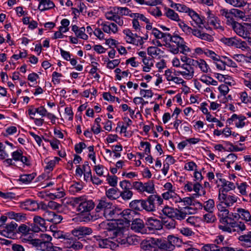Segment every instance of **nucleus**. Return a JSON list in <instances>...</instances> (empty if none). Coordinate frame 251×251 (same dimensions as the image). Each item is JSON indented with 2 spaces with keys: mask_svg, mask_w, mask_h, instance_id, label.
I'll return each instance as SVG.
<instances>
[{
  "mask_svg": "<svg viewBox=\"0 0 251 251\" xmlns=\"http://www.w3.org/2000/svg\"><path fill=\"white\" fill-rule=\"evenodd\" d=\"M196 213V210L190 206H185L179 209H176L174 218L181 221L187 217L188 215Z\"/></svg>",
  "mask_w": 251,
  "mask_h": 251,
  "instance_id": "nucleus-11",
  "label": "nucleus"
},
{
  "mask_svg": "<svg viewBox=\"0 0 251 251\" xmlns=\"http://www.w3.org/2000/svg\"><path fill=\"white\" fill-rule=\"evenodd\" d=\"M105 194L107 198L111 200H115L118 198L117 191L113 188L106 190Z\"/></svg>",
  "mask_w": 251,
  "mask_h": 251,
  "instance_id": "nucleus-53",
  "label": "nucleus"
},
{
  "mask_svg": "<svg viewBox=\"0 0 251 251\" xmlns=\"http://www.w3.org/2000/svg\"><path fill=\"white\" fill-rule=\"evenodd\" d=\"M119 211L120 213H118L117 220L123 217L126 222L129 223L130 222H132V221L135 219L134 217L135 215V212L134 210L127 209L122 211L121 209L119 208Z\"/></svg>",
  "mask_w": 251,
  "mask_h": 251,
  "instance_id": "nucleus-21",
  "label": "nucleus"
},
{
  "mask_svg": "<svg viewBox=\"0 0 251 251\" xmlns=\"http://www.w3.org/2000/svg\"><path fill=\"white\" fill-rule=\"evenodd\" d=\"M17 224L13 222L6 224L0 231V234L7 238H12L15 233Z\"/></svg>",
  "mask_w": 251,
  "mask_h": 251,
  "instance_id": "nucleus-16",
  "label": "nucleus"
},
{
  "mask_svg": "<svg viewBox=\"0 0 251 251\" xmlns=\"http://www.w3.org/2000/svg\"><path fill=\"white\" fill-rule=\"evenodd\" d=\"M203 251H233L231 248L223 247L220 248L215 244H206L202 248Z\"/></svg>",
  "mask_w": 251,
  "mask_h": 251,
  "instance_id": "nucleus-30",
  "label": "nucleus"
},
{
  "mask_svg": "<svg viewBox=\"0 0 251 251\" xmlns=\"http://www.w3.org/2000/svg\"><path fill=\"white\" fill-rule=\"evenodd\" d=\"M64 247L74 250H80L83 248L82 244L77 240L74 238H64L62 241Z\"/></svg>",
  "mask_w": 251,
  "mask_h": 251,
  "instance_id": "nucleus-15",
  "label": "nucleus"
},
{
  "mask_svg": "<svg viewBox=\"0 0 251 251\" xmlns=\"http://www.w3.org/2000/svg\"><path fill=\"white\" fill-rule=\"evenodd\" d=\"M203 219L205 222L208 223H214L216 220V218L212 213V212H208L203 215Z\"/></svg>",
  "mask_w": 251,
  "mask_h": 251,
  "instance_id": "nucleus-56",
  "label": "nucleus"
},
{
  "mask_svg": "<svg viewBox=\"0 0 251 251\" xmlns=\"http://www.w3.org/2000/svg\"><path fill=\"white\" fill-rule=\"evenodd\" d=\"M144 228V222L141 219L135 218L132 221L131 225V228L133 230L137 232H142Z\"/></svg>",
  "mask_w": 251,
  "mask_h": 251,
  "instance_id": "nucleus-35",
  "label": "nucleus"
},
{
  "mask_svg": "<svg viewBox=\"0 0 251 251\" xmlns=\"http://www.w3.org/2000/svg\"><path fill=\"white\" fill-rule=\"evenodd\" d=\"M133 188L140 193L152 194L155 190L153 181L150 180L145 183L141 181H134L132 183Z\"/></svg>",
  "mask_w": 251,
  "mask_h": 251,
  "instance_id": "nucleus-8",
  "label": "nucleus"
},
{
  "mask_svg": "<svg viewBox=\"0 0 251 251\" xmlns=\"http://www.w3.org/2000/svg\"><path fill=\"white\" fill-rule=\"evenodd\" d=\"M130 207L136 210H140L142 208L141 204V200H134L130 202L129 204Z\"/></svg>",
  "mask_w": 251,
  "mask_h": 251,
  "instance_id": "nucleus-57",
  "label": "nucleus"
},
{
  "mask_svg": "<svg viewBox=\"0 0 251 251\" xmlns=\"http://www.w3.org/2000/svg\"><path fill=\"white\" fill-rule=\"evenodd\" d=\"M180 232L185 236L189 237L194 235L192 230L188 227H182L179 229Z\"/></svg>",
  "mask_w": 251,
  "mask_h": 251,
  "instance_id": "nucleus-62",
  "label": "nucleus"
},
{
  "mask_svg": "<svg viewBox=\"0 0 251 251\" xmlns=\"http://www.w3.org/2000/svg\"><path fill=\"white\" fill-rule=\"evenodd\" d=\"M220 181L221 182V186L223 188V191L226 192L234 190L236 188V184L231 181L221 178L220 179Z\"/></svg>",
  "mask_w": 251,
  "mask_h": 251,
  "instance_id": "nucleus-38",
  "label": "nucleus"
},
{
  "mask_svg": "<svg viewBox=\"0 0 251 251\" xmlns=\"http://www.w3.org/2000/svg\"><path fill=\"white\" fill-rule=\"evenodd\" d=\"M128 233L126 228L119 227L114 231L115 236L113 238V241L116 243V247L120 245L128 246L133 244V237L128 236Z\"/></svg>",
  "mask_w": 251,
  "mask_h": 251,
  "instance_id": "nucleus-6",
  "label": "nucleus"
},
{
  "mask_svg": "<svg viewBox=\"0 0 251 251\" xmlns=\"http://www.w3.org/2000/svg\"><path fill=\"white\" fill-rule=\"evenodd\" d=\"M220 13L222 16L226 19L227 25L231 26L236 22L233 17V9L230 10L222 9L220 10Z\"/></svg>",
  "mask_w": 251,
  "mask_h": 251,
  "instance_id": "nucleus-22",
  "label": "nucleus"
},
{
  "mask_svg": "<svg viewBox=\"0 0 251 251\" xmlns=\"http://www.w3.org/2000/svg\"><path fill=\"white\" fill-rule=\"evenodd\" d=\"M196 62L197 63L194 66H198L203 72L208 73V70H209V67L204 60L201 59L199 61L196 60Z\"/></svg>",
  "mask_w": 251,
  "mask_h": 251,
  "instance_id": "nucleus-50",
  "label": "nucleus"
},
{
  "mask_svg": "<svg viewBox=\"0 0 251 251\" xmlns=\"http://www.w3.org/2000/svg\"><path fill=\"white\" fill-rule=\"evenodd\" d=\"M166 47L170 52L174 54H176L180 52L186 55L191 51L190 48L186 46L184 39L177 34H174L173 35L172 42L167 43Z\"/></svg>",
  "mask_w": 251,
  "mask_h": 251,
  "instance_id": "nucleus-2",
  "label": "nucleus"
},
{
  "mask_svg": "<svg viewBox=\"0 0 251 251\" xmlns=\"http://www.w3.org/2000/svg\"><path fill=\"white\" fill-rule=\"evenodd\" d=\"M93 239L94 242L97 244L100 248H110L113 250L116 247V243L108 239H102L98 235L93 236Z\"/></svg>",
  "mask_w": 251,
  "mask_h": 251,
  "instance_id": "nucleus-12",
  "label": "nucleus"
},
{
  "mask_svg": "<svg viewBox=\"0 0 251 251\" xmlns=\"http://www.w3.org/2000/svg\"><path fill=\"white\" fill-rule=\"evenodd\" d=\"M248 0H225V1L234 7H241L246 5Z\"/></svg>",
  "mask_w": 251,
  "mask_h": 251,
  "instance_id": "nucleus-46",
  "label": "nucleus"
},
{
  "mask_svg": "<svg viewBox=\"0 0 251 251\" xmlns=\"http://www.w3.org/2000/svg\"><path fill=\"white\" fill-rule=\"evenodd\" d=\"M55 7V4L50 0H45L39 4L38 8L41 11L50 9Z\"/></svg>",
  "mask_w": 251,
  "mask_h": 251,
  "instance_id": "nucleus-42",
  "label": "nucleus"
},
{
  "mask_svg": "<svg viewBox=\"0 0 251 251\" xmlns=\"http://www.w3.org/2000/svg\"><path fill=\"white\" fill-rule=\"evenodd\" d=\"M83 187V185L80 183L76 182L71 185L70 187V191L75 193L78 192L81 190Z\"/></svg>",
  "mask_w": 251,
  "mask_h": 251,
  "instance_id": "nucleus-61",
  "label": "nucleus"
},
{
  "mask_svg": "<svg viewBox=\"0 0 251 251\" xmlns=\"http://www.w3.org/2000/svg\"><path fill=\"white\" fill-rule=\"evenodd\" d=\"M170 6L179 12L186 13L188 15H189L190 12L192 10V9H190L184 4L176 3L172 1H171Z\"/></svg>",
  "mask_w": 251,
  "mask_h": 251,
  "instance_id": "nucleus-36",
  "label": "nucleus"
},
{
  "mask_svg": "<svg viewBox=\"0 0 251 251\" xmlns=\"http://www.w3.org/2000/svg\"><path fill=\"white\" fill-rule=\"evenodd\" d=\"M195 198L196 197L193 195L191 197H185L183 199L179 196L180 201H175V203H179L182 206H189L192 204L193 199Z\"/></svg>",
  "mask_w": 251,
  "mask_h": 251,
  "instance_id": "nucleus-43",
  "label": "nucleus"
},
{
  "mask_svg": "<svg viewBox=\"0 0 251 251\" xmlns=\"http://www.w3.org/2000/svg\"><path fill=\"white\" fill-rule=\"evenodd\" d=\"M93 232L91 228L87 226H79L72 230V234L78 239L82 238L86 235H90Z\"/></svg>",
  "mask_w": 251,
  "mask_h": 251,
  "instance_id": "nucleus-14",
  "label": "nucleus"
},
{
  "mask_svg": "<svg viewBox=\"0 0 251 251\" xmlns=\"http://www.w3.org/2000/svg\"><path fill=\"white\" fill-rule=\"evenodd\" d=\"M167 240L169 245L165 243H162L160 245L161 249L164 250L173 249L178 242V239L173 235H169L167 237Z\"/></svg>",
  "mask_w": 251,
  "mask_h": 251,
  "instance_id": "nucleus-25",
  "label": "nucleus"
},
{
  "mask_svg": "<svg viewBox=\"0 0 251 251\" xmlns=\"http://www.w3.org/2000/svg\"><path fill=\"white\" fill-rule=\"evenodd\" d=\"M181 60L186 63L185 65H194L197 63L196 62V60H194L193 59H191L190 58L188 57L186 55H183L181 56Z\"/></svg>",
  "mask_w": 251,
  "mask_h": 251,
  "instance_id": "nucleus-64",
  "label": "nucleus"
},
{
  "mask_svg": "<svg viewBox=\"0 0 251 251\" xmlns=\"http://www.w3.org/2000/svg\"><path fill=\"white\" fill-rule=\"evenodd\" d=\"M162 198L165 200L171 201L174 202L180 201L179 196L176 193V187L171 182H166L163 185Z\"/></svg>",
  "mask_w": 251,
  "mask_h": 251,
  "instance_id": "nucleus-7",
  "label": "nucleus"
},
{
  "mask_svg": "<svg viewBox=\"0 0 251 251\" xmlns=\"http://www.w3.org/2000/svg\"><path fill=\"white\" fill-rule=\"evenodd\" d=\"M218 199L221 203H224L227 207H230L237 201L238 198L234 195H227L220 191Z\"/></svg>",
  "mask_w": 251,
  "mask_h": 251,
  "instance_id": "nucleus-13",
  "label": "nucleus"
},
{
  "mask_svg": "<svg viewBox=\"0 0 251 251\" xmlns=\"http://www.w3.org/2000/svg\"><path fill=\"white\" fill-rule=\"evenodd\" d=\"M231 27L237 35L244 39H247L250 34L247 28L238 22H236Z\"/></svg>",
  "mask_w": 251,
  "mask_h": 251,
  "instance_id": "nucleus-19",
  "label": "nucleus"
},
{
  "mask_svg": "<svg viewBox=\"0 0 251 251\" xmlns=\"http://www.w3.org/2000/svg\"><path fill=\"white\" fill-rule=\"evenodd\" d=\"M160 51V49L156 47H150L148 48V53L149 55L153 57L157 56Z\"/></svg>",
  "mask_w": 251,
  "mask_h": 251,
  "instance_id": "nucleus-60",
  "label": "nucleus"
},
{
  "mask_svg": "<svg viewBox=\"0 0 251 251\" xmlns=\"http://www.w3.org/2000/svg\"><path fill=\"white\" fill-rule=\"evenodd\" d=\"M124 34L126 35L125 39L127 43L133 44L136 46L142 45L144 43L143 38L134 34L129 29L123 30Z\"/></svg>",
  "mask_w": 251,
  "mask_h": 251,
  "instance_id": "nucleus-10",
  "label": "nucleus"
},
{
  "mask_svg": "<svg viewBox=\"0 0 251 251\" xmlns=\"http://www.w3.org/2000/svg\"><path fill=\"white\" fill-rule=\"evenodd\" d=\"M165 15L169 19L175 21H179V17L178 14L174 11V10L170 9L169 8H165Z\"/></svg>",
  "mask_w": 251,
  "mask_h": 251,
  "instance_id": "nucleus-44",
  "label": "nucleus"
},
{
  "mask_svg": "<svg viewBox=\"0 0 251 251\" xmlns=\"http://www.w3.org/2000/svg\"><path fill=\"white\" fill-rule=\"evenodd\" d=\"M110 220H107L100 223L99 225V228L102 229H106L109 231L115 230L116 225L115 223L110 221Z\"/></svg>",
  "mask_w": 251,
  "mask_h": 251,
  "instance_id": "nucleus-40",
  "label": "nucleus"
},
{
  "mask_svg": "<svg viewBox=\"0 0 251 251\" xmlns=\"http://www.w3.org/2000/svg\"><path fill=\"white\" fill-rule=\"evenodd\" d=\"M204 54L212 58L215 62L220 58V56L216 54L215 52L208 49L204 50Z\"/></svg>",
  "mask_w": 251,
  "mask_h": 251,
  "instance_id": "nucleus-55",
  "label": "nucleus"
},
{
  "mask_svg": "<svg viewBox=\"0 0 251 251\" xmlns=\"http://www.w3.org/2000/svg\"><path fill=\"white\" fill-rule=\"evenodd\" d=\"M236 211L239 217L246 222L251 221V215L250 212L245 209L238 208Z\"/></svg>",
  "mask_w": 251,
  "mask_h": 251,
  "instance_id": "nucleus-39",
  "label": "nucleus"
},
{
  "mask_svg": "<svg viewBox=\"0 0 251 251\" xmlns=\"http://www.w3.org/2000/svg\"><path fill=\"white\" fill-rule=\"evenodd\" d=\"M196 204L198 205L199 208H204V209L207 212H213L214 208L215 203L213 200L209 199L205 201L203 204L200 202H197Z\"/></svg>",
  "mask_w": 251,
  "mask_h": 251,
  "instance_id": "nucleus-37",
  "label": "nucleus"
},
{
  "mask_svg": "<svg viewBox=\"0 0 251 251\" xmlns=\"http://www.w3.org/2000/svg\"><path fill=\"white\" fill-rule=\"evenodd\" d=\"M35 175L33 173L30 174L23 175L20 176V181L24 183H29L35 177Z\"/></svg>",
  "mask_w": 251,
  "mask_h": 251,
  "instance_id": "nucleus-49",
  "label": "nucleus"
},
{
  "mask_svg": "<svg viewBox=\"0 0 251 251\" xmlns=\"http://www.w3.org/2000/svg\"><path fill=\"white\" fill-rule=\"evenodd\" d=\"M7 216L11 219H14L16 221H24L25 220V215L22 213H15L13 211H9L6 213Z\"/></svg>",
  "mask_w": 251,
  "mask_h": 251,
  "instance_id": "nucleus-41",
  "label": "nucleus"
},
{
  "mask_svg": "<svg viewBox=\"0 0 251 251\" xmlns=\"http://www.w3.org/2000/svg\"><path fill=\"white\" fill-rule=\"evenodd\" d=\"M182 68L184 69V71L175 72L176 75H181L183 76L193 77L194 70L191 65H183Z\"/></svg>",
  "mask_w": 251,
  "mask_h": 251,
  "instance_id": "nucleus-31",
  "label": "nucleus"
},
{
  "mask_svg": "<svg viewBox=\"0 0 251 251\" xmlns=\"http://www.w3.org/2000/svg\"><path fill=\"white\" fill-rule=\"evenodd\" d=\"M246 118L245 116L242 115H237L235 114H233L230 119L231 120L235 126L238 128H242L245 125V120Z\"/></svg>",
  "mask_w": 251,
  "mask_h": 251,
  "instance_id": "nucleus-29",
  "label": "nucleus"
},
{
  "mask_svg": "<svg viewBox=\"0 0 251 251\" xmlns=\"http://www.w3.org/2000/svg\"><path fill=\"white\" fill-rule=\"evenodd\" d=\"M146 224L151 230H159L162 227L161 222L153 217L147 218Z\"/></svg>",
  "mask_w": 251,
  "mask_h": 251,
  "instance_id": "nucleus-24",
  "label": "nucleus"
},
{
  "mask_svg": "<svg viewBox=\"0 0 251 251\" xmlns=\"http://www.w3.org/2000/svg\"><path fill=\"white\" fill-rule=\"evenodd\" d=\"M247 186L248 185L246 182H242L240 184H236V187H237V189L239 190L240 194L243 196L247 195V192L246 191Z\"/></svg>",
  "mask_w": 251,
  "mask_h": 251,
  "instance_id": "nucleus-54",
  "label": "nucleus"
},
{
  "mask_svg": "<svg viewBox=\"0 0 251 251\" xmlns=\"http://www.w3.org/2000/svg\"><path fill=\"white\" fill-rule=\"evenodd\" d=\"M127 16H128L132 18V24L133 28L136 31L140 30L141 29V26L139 22V20L136 19V15H134V13H132L131 11L129 10L128 15H127Z\"/></svg>",
  "mask_w": 251,
  "mask_h": 251,
  "instance_id": "nucleus-45",
  "label": "nucleus"
},
{
  "mask_svg": "<svg viewBox=\"0 0 251 251\" xmlns=\"http://www.w3.org/2000/svg\"><path fill=\"white\" fill-rule=\"evenodd\" d=\"M234 43L233 46L242 50H245L248 48L246 42L240 39H237L235 38Z\"/></svg>",
  "mask_w": 251,
  "mask_h": 251,
  "instance_id": "nucleus-52",
  "label": "nucleus"
},
{
  "mask_svg": "<svg viewBox=\"0 0 251 251\" xmlns=\"http://www.w3.org/2000/svg\"><path fill=\"white\" fill-rule=\"evenodd\" d=\"M71 203L79 213L89 212L92 210L95 204L93 201L85 196L75 197L72 199Z\"/></svg>",
  "mask_w": 251,
  "mask_h": 251,
  "instance_id": "nucleus-5",
  "label": "nucleus"
},
{
  "mask_svg": "<svg viewBox=\"0 0 251 251\" xmlns=\"http://www.w3.org/2000/svg\"><path fill=\"white\" fill-rule=\"evenodd\" d=\"M52 237L47 234H41L39 239L27 240L29 244L35 248L38 251H50L52 249L51 241Z\"/></svg>",
  "mask_w": 251,
  "mask_h": 251,
  "instance_id": "nucleus-3",
  "label": "nucleus"
},
{
  "mask_svg": "<svg viewBox=\"0 0 251 251\" xmlns=\"http://www.w3.org/2000/svg\"><path fill=\"white\" fill-rule=\"evenodd\" d=\"M240 245L244 248H251V231L239 236L238 238Z\"/></svg>",
  "mask_w": 251,
  "mask_h": 251,
  "instance_id": "nucleus-23",
  "label": "nucleus"
},
{
  "mask_svg": "<svg viewBox=\"0 0 251 251\" xmlns=\"http://www.w3.org/2000/svg\"><path fill=\"white\" fill-rule=\"evenodd\" d=\"M217 207L219 211L218 216L220 218V222L223 224L227 223L228 220L231 219L228 217V210L223 206V203L221 202L217 205Z\"/></svg>",
  "mask_w": 251,
  "mask_h": 251,
  "instance_id": "nucleus-18",
  "label": "nucleus"
},
{
  "mask_svg": "<svg viewBox=\"0 0 251 251\" xmlns=\"http://www.w3.org/2000/svg\"><path fill=\"white\" fill-rule=\"evenodd\" d=\"M129 9L127 7H114L110 11L105 13L106 18L110 21H114L119 26H122L124 25L123 16L128 15Z\"/></svg>",
  "mask_w": 251,
  "mask_h": 251,
  "instance_id": "nucleus-4",
  "label": "nucleus"
},
{
  "mask_svg": "<svg viewBox=\"0 0 251 251\" xmlns=\"http://www.w3.org/2000/svg\"><path fill=\"white\" fill-rule=\"evenodd\" d=\"M96 211L101 212L107 220H117L118 213H120L119 208L114 205L106 198H102L98 200Z\"/></svg>",
  "mask_w": 251,
  "mask_h": 251,
  "instance_id": "nucleus-1",
  "label": "nucleus"
},
{
  "mask_svg": "<svg viewBox=\"0 0 251 251\" xmlns=\"http://www.w3.org/2000/svg\"><path fill=\"white\" fill-rule=\"evenodd\" d=\"M178 25L186 35L191 36L192 28L190 26H188L187 24L182 21H180L178 23Z\"/></svg>",
  "mask_w": 251,
  "mask_h": 251,
  "instance_id": "nucleus-48",
  "label": "nucleus"
},
{
  "mask_svg": "<svg viewBox=\"0 0 251 251\" xmlns=\"http://www.w3.org/2000/svg\"><path fill=\"white\" fill-rule=\"evenodd\" d=\"M202 188V186L199 182L193 183L192 182L187 181L184 185V191L188 192L193 191L195 192L193 195L196 197H199L201 195L199 193Z\"/></svg>",
  "mask_w": 251,
  "mask_h": 251,
  "instance_id": "nucleus-17",
  "label": "nucleus"
},
{
  "mask_svg": "<svg viewBox=\"0 0 251 251\" xmlns=\"http://www.w3.org/2000/svg\"><path fill=\"white\" fill-rule=\"evenodd\" d=\"M193 21L200 28H202L204 27V21L202 17H201L198 13L194 11L193 9L190 12L188 15Z\"/></svg>",
  "mask_w": 251,
  "mask_h": 251,
  "instance_id": "nucleus-27",
  "label": "nucleus"
},
{
  "mask_svg": "<svg viewBox=\"0 0 251 251\" xmlns=\"http://www.w3.org/2000/svg\"><path fill=\"white\" fill-rule=\"evenodd\" d=\"M43 217L46 220L54 224L60 223L63 219L61 215L56 214L54 212L49 210L45 211Z\"/></svg>",
  "mask_w": 251,
  "mask_h": 251,
  "instance_id": "nucleus-20",
  "label": "nucleus"
},
{
  "mask_svg": "<svg viewBox=\"0 0 251 251\" xmlns=\"http://www.w3.org/2000/svg\"><path fill=\"white\" fill-rule=\"evenodd\" d=\"M227 225H229L232 227L233 232H241L246 229V226L242 222H227Z\"/></svg>",
  "mask_w": 251,
  "mask_h": 251,
  "instance_id": "nucleus-33",
  "label": "nucleus"
},
{
  "mask_svg": "<svg viewBox=\"0 0 251 251\" xmlns=\"http://www.w3.org/2000/svg\"><path fill=\"white\" fill-rule=\"evenodd\" d=\"M119 185L122 189L120 195L122 198L125 201L130 200L133 194L131 190L132 184L129 181L124 180L120 182Z\"/></svg>",
  "mask_w": 251,
  "mask_h": 251,
  "instance_id": "nucleus-9",
  "label": "nucleus"
},
{
  "mask_svg": "<svg viewBox=\"0 0 251 251\" xmlns=\"http://www.w3.org/2000/svg\"><path fill=\"white\" fill-rule=\"evenodd\" d=\"M60 206V205L54 201H50L47 205H43L42 208L46 209L50 208L51 209H57Z\"/></svg>",
  "mask_w": 251,
  "mask_h": 251,
  "instance_id": "nucleus-59",
  "label": "nucleus"
},
{
  "mask_svg": "<svg viewBox=\"0 0 251 251\" xmlns=\"http://www.w3.org/2000/svg\"><path fill=\"white\" fill-rule=\"evenodd\" d=\"M106 180L111 186L114 187L117 184L118 177L115 176H108Z\"/></svg>",
  "mask_w": 251,
  "mask_h": 251,
  "instance_id": "nucleus-63",
  "label": "nucleus"
},
{
  "mask_svg": "<svg viewBox=\"0 0 251 251\" xmlns=\"http://www.w3.org/2000/svg\"><path fill=\"white\" fill-rule=\"evenodd\" d=\"M207 22L211 25H213L215 28L219 29L224 30V28L221 25L220 20L219 18L214 15L208 13L207 17Z\"/></svg>",
  "mask_w": 251,
  "mask_h": 251,
  "instance_id": "nucleus-28",
  "label": "nucleus"
},
{
  "mask_svg": "<svg viewBox=\"0 0 251 251\" xmlns=\"http://www.w3.org/2000/svg\"><path fill=\"white\" fill-rule=\"evenodd\" d=\"M20 206L25 209L29 211H35L39 208L38 203L34 201L27 200L21 202Z\"/></svg>",
  "mask_w": 251,
  "mask_h": 251,
  "instance_id": "nucleus-26",
  "label": "nucleus"
},
{
  "mask_svg": "<svg viewBox=\"0 0 251 251\" xmlns=\"http://www.w3.org/2000/svg\"><path fill=\"white\" fill-rule=\"evenodd\" d=\"M142 208L147 211H153L155 210V205L151 195L149 196L147 200H141Z\"/></svg>",
  "mask_w": 251,
  "mask_h": 251,
  "instance_id": "nucleus-32",
  "label": "nucleus"
},
{
  "mask_svg": "<svg viewBox=\"0 0 251 251\" xmlns=\"http://www.w3.org/2000/svg\"><path fill=\"white\" fill-rule=\"evenodd\" d=\"M12 157L13 161H20L24 164H28V160L26 156L23 155V152L21 150H17L12 153Z\"/></svg>",
  "mask_w": 251,
  "mask_h": 251,
  "instance_id": "nucleus-34",
  "label": "nucleus"
},
{
  "mask_svg": "<svg viewBox=\"0 0 251 251\" xmlns=\"http://www.w3.org/2000/svg\"><path fill=\"white\" fill-rule=\"evenodd\" d=\"M176 209H174L169 206H166L162 209V213L169 218H174Z\"/></svg>",
  "mask_w": 251,
  "mask_h": 251,
  "instance_id": "nucleus-51",
  "label": "nucleus"
},
{
  "mask_svg": "<svg viewBox=\"0 0 251 251\" xmlns=\"http://www.w3.org/2000/svg\"><path fill=\"white\" fill-rule=\"evenodd\" d=\"M45 220V218H42L39 216H35L33 218L34 223L40 226L43 229V231L46 230Z\"/></svg>",
  "mask_w": 251,
  "mask_h": 251,
  "instance_id": "nucleus-47",
  "label": "nucleus"
},
{
  "mask_svg": "<svg viewBox=\"0 0 251 251\" xmlns=\"http://www.w3.org/2000/svg\"><path fill=\"white\" fill-rule=\"evenodd\" d=\"M94 170L97 175L100 176H103L104 171H107V169L105 168L103 165L100 164L95 165L94 166Z\"/></svg>",
  "mask_w": 251,
  "mask_h": 251,
  "instance_id": "nucleus-58",
  "label": "nucleus"
}]
</instances>
